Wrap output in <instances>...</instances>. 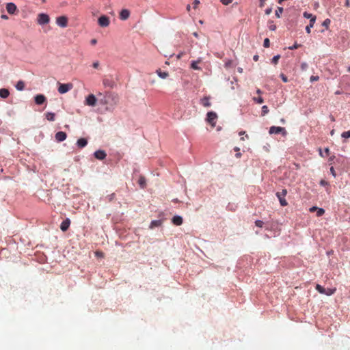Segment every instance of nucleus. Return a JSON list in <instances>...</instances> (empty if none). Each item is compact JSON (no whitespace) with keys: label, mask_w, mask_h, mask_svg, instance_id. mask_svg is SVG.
Listing matches in <instances>:
<instances>
[{"label":"nucleus","mask_w":350,"mask_h":350,"mask_svg":"<svg viewBox=\"0 0 350 350\" xmlns=\"http://www.w3.org/2000/svg\"><path fill=\"white\" fill-rule=\"evenodd\" d=\"M96 256H99V257H102L103 256V254L100 252H96Z\"/></svg>","instance_id":"nucleus-55"},{"label":"nucleus","mask_w":350,"mask_h":350,"mask_svg":"<svg viewBox=\"0 0 350 350\" xmlns=\"http://www.w3.org/2000/svg\"><path fill=\"white\" fill-rule=\"evenodd\" d=\"M88 144V140L85 138L81 137L77 139V146L79 148H83L85 147Z\"/></svg>","instance_id":"nucleus-20"},{"label":"nucleus","mask_w":350,"mask_h":350,"mask_svg":"<svg viewBox=\"0 0 350 350\" xmlns=\"http://www.w3.org/2000/svg\"><path fill=\"white\" fill-rule=\"evenodd\" d=\"M329 170L332 175L335 178L336 176V174L335 172L334 167H331Z\"/></svg>","instance_id":"nucleus-49"},{"label":"nucleus","mask_w":350,"mask_h":350,"mask_svg":"<svg viewBox=\"0 0 350 350\" xmlns=\"http://www.w3.org/2000/svg\"><path fill=\"white\" fill-rule=\"evenodd\" d=\"M138 184L142 189H144L146 187V180L144 176H140L138 180Z\"/></svg>","instance_id":"nucleus-24"},{"label":"nucleus","mask_w":350,"mask_h":350,"mask_svg":"<svg viewBox=\"0 0 350 350\" xmlns=\"http://www.w3.org/2000/svg\"><path fill=\"white\" fill-rule=\"evenodd\" d=\"M283 11H284V9L282 7H278L275 12V16L278 18H280L281 14L283 12Z\"/></svg>","instance_id":"nucleus-29"},{"label":"nucleus","mask_w":350,"mask_h":350,"mask_svg":"<svg viewBox=\"0 0 350 350\" xmlns=\"http://www.w3.org/2000/svg\"><path fill=\"white\" fill-rule=\"evenodd\" d=\"M1 18L2 19H5V20L8 19V16L7 15H5V14H2V15L1 16Z\"/></svg>","instance_id":"nucleus-57"},{"label":"nucleus","mask_w":350,"mask_h":350,"mask_svg":"<svg viewBox=\"0 0 350 350\" xmlns=\"http://www.w3.org/2000/svg\"><path fill=\"white\" fill-rule=\"evenodd\" d=\"M156 72L161 79H166L169 75L167 72L161 71L160 69L157 70Z\"/></svg>","instance_id":"nucleus-25"},{"label":"nucleus","mask_w":350,"mask_h":350,"mask_svg":"<svg viewBox=\"0 0 350 350\" xmlns=\"http://www.w3.org/2000/svg\"><path fill=\"white\" fill-rule=\"evenodd\" d=\"M217 118V115L214 111H208L206 114V120L212 126H215L216 124V120Z\"/></svg>","instance_id":"nucleus-6"},{"label":"nucleus","mask_w":350,"mask_h":350,"mask_svg":"<svg viewBox=\"0 0 350 350\" xmlns=\"http://www.w3.org/2000/svg\"><path fill=\"white\" fill-rule=\"evenodd\" d=\"M271 12H272V8H271V7L268 8H267V9L265 10V14H267V15L270 14L271 13Z\"/></svg>","instance_id":"nucleus-48"},{"label":"nucleus","mask_w":350,"mask_h":350,"mask_svg":"<svg viewBox=\"0 0 350 350\" xmlns=\"http://www.w3.org/2000/svg\"><path fill=\"white\" fill-rule=\"evenodd\" d=\"M183 54H184L183 52L179 53L178 54L176 55V58L180 59L183 55Z\"/></svg>","instance_id":"nucleus-53"},{"label":"nucleus","mask_w":350,"mask_h":350,"mask_svg":"<svg viewBox=\"0 0 350 350\" xmlns=\"http://www.w3.org/2000/svg\"><path fill=\"white\" fill-rule=\"evenodd\" d=\"M109 98H111V100L113 101L114 103H117L118 97L113 93L107 92L103 99L100 100V103L103 105H108L109 104Z\"/></svg>","instance_id":"nucleus-1"},{"label":"nucleus","mask_w":350,"mask_h":350,"mask_svg":"<svg viewBox=\"0 0 350 350\" xmlns=\"http://www.w3.org/2000/svg\"><path fill=\"white\" fill-rule=\"evenodd\" d=\"M210 98L208 96H204L200 100V103L206 107H209L211 105V103L209 101Z\"/></svg>","instance_id":"nucleus-22"},{"label":"nucleus","mask_w":350,"mask_h":350,"mask_svg":"<svg viewBox=\"0 0 350 350\" xmlns=\"http://www.w3.org/2000/svg\"><path fill=\"white\" fill-rule=\"evenodd\" d=\"M259 56L258 55H255L253 56L254 61L256 62L258 60Z\"/></svg>","instance_id":"nucleus-54"},{"label":"nucleus","mask_w":350,"mask_h":350,"mask_svg":"<svg viewBox=\"0 0 350 350\" xmlns=\"http://www.w3.org/2000/svg\"><path fill=\"white\" fill-rule=\"evenodd\" d=\"M331 21L329 18H326L324 20V21L322 23V26L325 27V28H328L329 25H330Z\"/></svg>","instance_id":"nucleus-37"},{"label":"nucleus","mask_w":350,"mask_h":350,"mask_svg":"<svg viewBox=\"0 0 350 350\" xmlns=\"http://www.w3.org/2000/svg\"><path fill=\"white\" fill-rule=\"evenodd\" d=\"M269 133L272 134H282V136H286L287 134L286 130L284 127L272 126L269 128Z\"/></svg>","instance_id":"nucleus-4"},{"label":"nucleus","mask_w":350,"mask_h":350,"mask_svg":"<svg viewBox=\"0 0 350 350\" xmlns=\"http://www.w3.org/2000/svg\"><path fill=\"white\" fill-rule=\"evenodd\" d=\"M50 18L47 14L40 13L38 15L37 22L40 25H44L49 23Z\"/></svg>","instance_id":"nucleus-5"},{"label":"nucleus","mask_w":350,"mask_h":350,"mask_svg":"<svg viewBox=\"0 0 350 350\" xmlns=\"http://www.w3.org/2000/svg\"><path fill=\"white\" fill-rule=\"evenodd\" d=\"M319 77L318 76H314V75H312V76H311V77H310V82H312H312H314V81H318V80H319Z\"/></svg>","instance_id":"nucleus-45"},{"label":"nucleus","mask_w":350,"mask_h":350,"mask_svg":"<svg viewBox=\"0 0 350 350\" xmlns=\"http://www.w3.org/2000/svg\"><path fill=\"white\" fill-rule=\"evenodd\" d=\"M130 11L128 9H122L120 12V19L122 21L127 20L130 16Z\"/></svg>","instance_id":"nucleus-16"},{"label":"nucleus","mask_w":350,"mask_h":350,"mask_svg":"<svg viewBox=\"0 0 350 350\" xmlns=\"http://www.w3.org/2000/svg\"><path fill=\"white\" fill-rule=\"evenodd\" d=\"M286 194H287V190L286 189H282L281 192L278 191L275 193L276 197L278 198V199L280 202V204L282 206H286L288 205V202L286 200V199L284 198V197L286 196Z\"/></svg>","instance_id":"nucleus-3"},{"label":"nucleus","mask_w":350,"mask_h":350,"mask_svg":"<svg viewBox=\"0 0 350 350\" xmlns=\"http://www.w3.org/2000/svg\"><path fill=\"white\" fill-rule=\"evenodd\" d=\"M67 137V134L64 131H58L55 135V140L57 142H64Z\"/></svg>","instance_id":"nucleus-13"},{"label":"nucleus","mask_w":350,"mask_h":350,"mask_svg":"<svg viewBox=\"0 0 350 350\" xmlns=\"http://www.w3.org/2000/svg\"><path fill=\"white\" fill-rule=\"evenodd\" d=\"M280 122L282 124H284L286 122L284 118L280 119Z\"/></svg>","instance_id":"nucleus-64"},{"label":"nucleus","mask_w":350,"mask_h":350,"mask_svg":"<svg viewBox=\"0 0 350 350\" xmlns=\"http://www.w3.org/2000/svg\"><path fill=\"white\" fill-rule=\"evenodd\" d=\"M280 57V55H274L272 59H271V63L273 64H277L278 62V60Z\"/></svg>","instance_id":"nucleus-34"},{"label":"nucleus","mask_w":350,"mask_h":350,"mask_svg":"<svg viewBox=\"0 0 350 350\" xmlns=\"http://www.w3.org/2000/svg\"><path fill=\"white\" fill-rule=\"evenodd\" d=\"M172 222L176 226H180L183 222V219L180 215H176L172 217Z\"/></svg>","instance_id":"nucleus-19"},{"label":"nucleus","mask_w":350,"mask_h":350,"mask_svg":"<svg viewBox=\"0 0 350 350\" xmlns=\"http://www.w3.org/2000/svg\"><path fill=\"white\" fill-rule=\"evenodd\" d=\"M15 88L18 91H22L25 88V83L23 81H18L15 85Z\"/></svg>","instance_id":"nucleus-28"},{"label":"nucleus","mask_w":350,"mask_h":350,"mask_svg":"<svg viewBox=\"0 0 350 350\" xmlns=\"http://www.w3.org/2000/svg\"><path fill=\"white\" fill-rule=\"evenodd\" d=\"M34 101L36 105H42L46 101V98L44 94H38L34 96Z\"/></svg>","instance_id":"nucleus-11"},{"label":"nucleus","mask_w":350,"mask_h":350,"mask_svg":"<svg viewBox=\"0 0 350 350\" xmlns=\"http://www.w3.org/2000/svg\"><path fill=\"white\" fill-rule=\"evenodd\" d=\"M162 224V220L161 219H156V220H152L150 224V226H149V228L150 229H153L156 227H159L161 226Z\"/></svg>","instance_id":"nucleus-21"},{"label":"nucleus","mask_w":350,"mask_h":350,"mask_svg":"<svg viewBox=\"0 0 350 350\" xmlns=\"http://www.w3.org/2000/svg\"><path fill=\"white\" fill-rule=\"evenodd\" d=\"M103 85L109 88H113L116 86V83L113 80L109 79H104L103 81Z\"/></svg>","instance_id":"nucleus-18"},{"label":"nucleus","mask_w":350,"mask_h":350,"mask_svg":"<svg viewBox=\"0 0 350 350\" xmlns=\"http://www.w3.org/2000/svg\"><path fill=\"white\" fill-rule=\"evenodd\" d=\"M317 216L321 217L325 213V210L323 208H317Z\"/></svg>","instance_id":"nucleus-33"},{"label":"nucleus","mask_w":350,"mask_h":350,"mask_svg":"<svg viewBox=\"0 0 350 350\" xmlns=\"http://www.w3.org/2000/svg\"><path fill=\"white\" fill-rule=\"evenodd\" d=\"M221 2L224 5H228L232 2V0H221Z\"/></svg>","instance_id":"nucleus-46"},{"label":"nucleus","mask_w":350,"mask_h":350,"mask_svg":"<svg viewBox=\"0 0 350 350\" xmlns=\"http://www.w3.org/2000/svg\"><path fill=\"white\" fill-rule=\"evenodd\" d=\"M234 151H236V152H237V153H236V154H235V157H236L237 158H239V157L241 156V154L239 152L240 148H238V147H235V148H234Z\"/></svg>","instance_id":"nucleus-43"},{"label":"nucleus","mask_w":350,"mask_h":350,"mask_svg":"<svg viewBox=\"0 0 350 350\" xmlns=\"http://www.w3.org/2000/svg\"><path fill=\"white\" fill-rule=\"evenodd\" d=\"M317 206H312V207H311V208H310V211L311 212H313V211H316V210H317Z\"/></svg>","instance_id":"nucleus-58"},{"label":"nucleus","mask_w":350,"mask_h":350,"mask_svg":"<svg viewBox=\"0 0 350 350\" xmlns=\"http://www.w3.org/2000/svg\"><path fill=\"white\" fill-rule=\"evenodd\" d=\"M264 222L262 220L257 219L255 221V225L257 227L262 228Z\"/></svg>","instance_id":"nucleus-39"},{"label":"nucleus","mask_w":350,"mask_h":350,"mask_svg":"<svg viewBox=\"0 0 350 350\" xmlns=\"http://www.w3.org/2000/svg\"><path fill=\"white\" fill-rule=\"evenodd\" d=\"M269 108L267 105H263L262 107V112H261V115L262 116L267 115L268 113H269Z\"/></svg>","instance_id":"nucleus-32"},{"label":"nucleus","mask_w":350,"mask_h":350,"mask_svg":"<svg viewBox=\"0 0 350 350\" xmlns=\"http://www.w3.org/2000/svg\"><path fill=\"white\" fill-rule=\"evenodd\" d=\"M6 10L10 14H14L17 10V7L15 3L10 2L6 4Z\"/></svg>","instance_id":"nucleus-12"},{"label":"nucleus","mask_w":350,"mask_h":350,"mask_svg":"<svg viewBox=\"0 0 350 350\" xmlns=\"http://www.w3.org/2000/svg\"><path fill=\"white\" fill-rule=\"evenodd\" d=\"M270 46V41L269 38H265L263 42V46L267 48Z\"/></svg>","instance_id":"nucleus-41"},{"label":"nucleus","mask_w":350,"mask_h":350,"mask_svg":"<svg viewBox=\"0 0 350 350\" xmlns=\"http://www.w3.org/2000/svg\"><path fill=\"white\" fill-rule=\"evenodd\" d=\"M253 100L254 102H256V103H258V104H261L264 102V100H263L262 97H261V96L254 97Z\"/></svg>","instance_id":"nucleus-35"},{"label":"nucleus","mask_w":350,"mask_h":350,"mask_svg":"<svg viewBox=\"0 0 350 350\" xmlns=\"http://www.w3.org/2000/svg\"><path fill=\"white\" fill-rule=\"evenodd\" d=\"M329 149L328 148H325L323 152L321 151V150H320L319 154L321 157H327L329 155Z\"/></svg>","instance_id":"nucleus-31"},{"label":"nucleus","mask_w":350,"mask_h":350,"mask_svg":"<svg viewBox=\"0 0 350 350\" xmlns=\"http://www.w3.org/2000/svg\"><path fill=\"white\" fill-rule=\"evenodd\" d=\"M115 198V193H111V194H109L108 196H107L105 197V200H107L108 202H111L114 200Z\"/></svg>","instance_id":"nucleus-38"},{"label":"nucleus","mask_w":350,"mask_h":350,"mask_svg":"<svg viewBox=\"0 0 350 350\" xmlns=\"http://www.w3.org/2000/svg\"><path fill=\"white\" fill-rule=\"evenodd\" d=\"M256 94H262V91L260 89H257L256 90Z\"/></svg>","instance_id":"nucleus-59"},{"label":"nucleus","mask_w":350,"mask_h":350,"mask_svg":"<svg viewBox=\"0 0 350 350\" xmlns=\"http://www.w3.org/2000/svg\"><path fill=\"white\" fill-rule=\"evenodd\" d=\"M10 95V92L6 88L0 89V97L2 98H7Z\"/></svg>","instance_id":"nucleus-23"},{"label":"nucleus","mask_w":350,"mask_h":350,"mask_svg":"<svg viewBox=\"0 0 350 350\" xmlns=\"http://www.w3.org/2000/svg\"><path fill=\"white\" fill-rule=\"evenodd\" d=\"M92 66L93 68H98V66H99V62L98 61H96L94 62L93 64H92Z\"/></svg>","instance_id":"nucleus-51"},{"label":"nucleus","mask_w":350,"mask_h":350,"mask_svg":"<svg viewBox=\"0 0 350 350\" xmlns=\"http://www.w3.org/2000/svg\"><path fill=\"white\" fill-rule=\"evenodd\" d=\"M96 102L97 98L95 96V95L93 94H90L85 98L84 104L90 107H94L96 104Z\"/></svg>","instance_id":"nucleus-7"},{"label":"nucleus","mask_w":350,"mask_h":350,"mask_svg":"<svg viewBox=\"0 0 350 350\" xmlns=\"http://www.w3.org/2000/svg\"><path fill=\"white\" fill-rule=\"evenodd\" d=\"M314 23H315V22H314V21H310L309 25H308L306 27L305 29H306V31L307 32V33H310L311 32V29L314 27Z\"/></svg>","instance_id":"nucleus-30"},{"label":"nucleus","mask_w":350,"mask_h":350,"mask_svg":"<svg viewBox=\"0 0 350 350\" xmlns=\"http://www.w3.org/2000/svg\"><path fill=\"white\" fill-rule=\"evenodd\" d=\"M55 114L53 112H46L45 113V118L47 120L53 122L55 120Z\"/></svg>","instance_id":"nucleus-26"},{"label":"nucleus","mask_w":350,"mask_h":350,"mask_svg":"<svg viewBox=\"0 0 350 350\" xmlns=\"http://www.w3.org/2000/svg\"><path fill=\"white\" fill-rule=\"evenodd\" d=\"M319 184H320L321 186H323V187H325V186L329 185L328 182L325 180H323V179L321 180Z\"/></svg>","instance_id":"nucleus-44"},{"label":"nucleus","mask_w":350,"mask_h":350,"mask_svg":"<svg viewBox=\"0 0 350 350\" xmlns=\"http://www.w3.org/2000/svg\"><path fill=\"white\" fill-rule=\"evenodd\" d=\"M300 46H301L300 44H298L297 42H295L293 45L288 46V49H290V50L297 49Z\"/></svg>","instance_id":"nucleus-42"},{"label":"nucleus","mask_w":350,"mask_h":350,"mask_svg":"<svg viewBox=\"0 0 350 350\" xmlns=\"http://www.w3.org/2000/svg\"><path fill=\"white\" fill-rule=\"evenodd\" d=\"M342 138H350V131H345L341 134Z\"/></svg>","instance_id":"nucleus-40"},{"label":"nucleus","mask_w":350,"mask_h":350,"mask_svg":"<svg viewBox=\"0 0 350 350\" xmlns=\"http://www.w3.org/2000/svg\"><path fill=\"white\" fill-rule=\"evenodd\" d=\"M116 103H114L113 100H111V98H109V105H116Z\"/></svg>","instance_id":"nucleus-62"},{"label":"nucleus","mask_w":350,"mask_h":350,"mask_svg":"<svg viewBox=\"0 0 350 350\" xmlns=\"http://www.w3.org/2000/svg\"><path fill=\"white\" fill-rule=\"evenodd\" d=\"M237 71L239 72V73H242L243 72V68H241V67H239L237 68Z\"/></svg>","instance_id":"nucleus-60"},{"label":"nucleus","mask_w":350,"mask_h":350,"mask_svg":"<svg viewBox=\"0 0 350 350\" xmlns=\"http://www.w3.org/2000/svg\"><path fill=\"white\" fill-rule=\"evenodd\" d=\"M56 24L60 27H66L68 26V18L66 16H61L56 18Z\"/></svg>","instance_id":"nucleus-9"},{"label":"nucleus","mask_w":350,"mask_h":350,"mask_svg":"<svg viewBox=\"0 0 350 350\" xmlns=\"http://www.w3.org/2000/svg\"><path fill=\"white\" fill-rule=\"evenodd\" d=\"M231 64V62L230 61H228L227 62L225 63V67L226 68H228Z\"/></svg>","instance_id":"nucleus-56"},{"label":"nucleus","mask_w":350,"mask_h":350,"mask_svg":"<svg viewBox=\"0 0 350 350\" xmlns=\"http://www.w3.org/2000/svg\"><path fill=\"white\" fill-rule=\"evenodd\" d=\"M72 88V83H59V88H58V92L59 94H66L69 90H70Z\"/></svg>","instance_id":"nucleus-8"},{"label":"nucleus","mask_w":350,"mask_h":350,"mask_svg":"<svg viewBox=\"0 0 350 350\" xmlns=\"http://www.w3.org/2000/svg\"><path fill=\"white\" fill-rule=\"evenodd\" d=\"M202 60V57H198V59L197 60L191 61V65H190L191 68H192L193 70H202V68L198 66V64L201 62Z\"/></svg>","instance_id":"nucleus-17"},{"label":"nucleus","mask_w":350,"mask_h":350,"mask_svg":"<svg viewBox=\"0 0 350 350\" xmlns=\"http://www.w3.org/2000/svg\"><path fill=\"white\" fill-rule=\"evenodd\" d=\"M70 225V219L69 218H66L60 224V229L62 232H66L68 230L69 226Z\"/></svg>","instance_id":"nucleus-15"},{"label":"nucleus","mask_w":350,"mask_h":350,"mask_svg":"<svg viewBox=\"0 0 350 350\" xmlns=\"http://www.w3.org/2000/svg\"><path fill=\"white\" fill-rule=\"evenodd\" d=\"M269 30L271 31H275L276 29V25H275L273 24V21H269Z\"/></svg>","instance_id":"nucleus-36"},{"label":"nucleus","mask_w":350,"mask_h":350,"mask_svg":"<svg viewBox=\"0 0 350 350\" xmlns=\"http://www.w3.org/2000/svg\"><path fill=\"white\" fill-rule=\"evenodd\" d=\"M200 3V1L199 0H194L193 2V7L194 9H196L197 8V5Z\"/></svg>","instance_id":"nucleus-50"},{"label":"nucleus","mask_w":350,"mask_h":350,"mask_svg":"<svg viewBox=\"0 0 350 350\" xmlns=\"http://www.w3.org/2000/svg\"><path fill=\"white\" fill-rule=\"evenodd\" d=\"M98 23L102 27H107L109 25V18L105 15H102L98 18Z\"/></svg>","instance_id":"nucleus-10"},{"label":"nucleus","mask_w":350,"mask_h":350,"mask_svg":"<svg viewBox=\"0 0 350 350\" xmlns=\"http://www.w3.org/2000/svg\"><path fill=\"white\" fill-rule=\"evenodd\" d=\"M303 16L304 18L310 19V21H314V22L316 21V16L313 14L308 13L307 12H304L303 14Z\"/></svg>","instance_id":"nucleus-27"},{"label":"nucleus","mask_w":350,"mask_h":350,"mask_svg":"<svg viewBox=\"0 0 350 350\" xmlns=\"http://www.w3.org/2000/svg\"><path fill=\"white\" fill-rule=\"evenodd\" d=\"M94 156L98 160H103L106 158L107 154L103 150H98L94 152Z\"/></svg>","instance_id":"nucleus-14"},{"label":"nucleus","mask_w":350,"mask_h":350,"mask_svg":"<svg viewBox=\"0 0 350 350\" xmlns=\"http://www.w3.org/2000/svg\"><path fill=\"white\" fill-rule=\"evenodd\" d=\"M193 36H195L196 38H198V37H199L198 33L197 32H194V33H193Z\"/></svg>","instance_id":"nucleus-63"},{"label":"nucleus","mask_w":350,"mask_h":350,"mask_svg":"<svg viewBox=\"0 0 350 350\" xmlns=\"http://www.w3.org/2000/svg\"><path fill=\"white\" fill-rule=\"evenodd\" d=\"M280 77H281L282 80L283 81V82H284V83L288 82V78L285 75H284L282 73L280 74Z\"/></svg>","instance_id":"nucleus-47"},{"label":"nucleus","mask_w":350,"mask_h":350,"mask_svg":"<svg viewBox=\"0 0 350 350\" xmlns=\"http://www.w3.org/2000/svg\"><path fill=\"white\" fill-rule=\"evenodd\" d=\"M315 288L319 293L326 295L327 296L332 295L336 292V288H325L320 284H317Z\"/></svg>","instance_id":"nucleus-2"},{"label":"nucleus","mask_w":350,"mask_h":350,"mask_svg":"<svg viewBox=\"0 0 350 350\" xmlns=\"http://www.w3.org/2000/svg\"><path fill=\"white\" fill-rule=\"evenodd\" d=\"M91 44L94 45L97 43L96 39H92L90 41Z\"/></svg>","instance_id":"nucleus-52"},{"label":"nucleus","mask_w":350,"mask_h":350,"mask_svg":"<svg viewBox=\"0 0 350 350\" xmlns=\"http://www.w3.org/2000/svg\"><path fill=\"white\" fill-rule=\"evenodd\" d=\"M349 5H350L349 0H346V1H345V5H346V6H349Z\"/></svg>","instance_id":"nucleus-61"}]
</instances>
